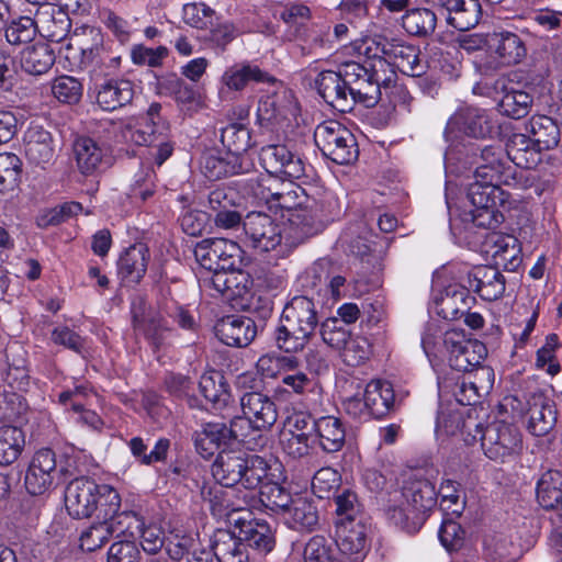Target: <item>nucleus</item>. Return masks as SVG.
<instances>
[{
  "label": "nucleus",
  "instance_id": "6",
  "mask_svg": "<svg viewBox=\"0 0 562 562\" xmlns=\"http://www.w3.org/2000/svg\"><path fill=\"white\" fill-rule=\"evenodd\" d=\"M499 125L483 110L467 108L457 111L447 122L446 139L457 140L461 135L473 138H486L497 135Z\"/></svg>",
  "mask_w": 562,
  "mask_h": 562
},
{
  "label": "nucleus",
  "instance_id": "57",
  "mask_svg": "<svg viewBox=\"0 0 562 562\" xmlns=\"http://www.w3.org/2000/svg\"><path fill=\"white\" fill-rule=\"evenodd\" d=\"M273 337L278 349L288 353L302 350L311 339L283 317L280 318V324L276 327Z\"/></svg>",
  "mask_w": 562,
  "mask_h": 562
},
{
  "label": "nucleus",
  "instance_id": "10",
  "mask_svg": "<svg viewBox=\"0 0 562 562\" xmlns=\"http://www.w3.org/2000/svg\"><path fill=\"white\" fill-rule=\"evenodd\" d=\"M98 484L88 476H79L65 490V507L75 519L89 518L97 510Z\"/></svg>",
  "mask_w": 562,
  "mask_h": 562
},
{
  "label": "nucleus",
  "instance_id": "22",
  "mask_svg": "<svg viewBox=\"0 0 562 562\" xmlns=\"http://www.w3.org/2000/svg\"><path fill=\"white\" fill-rule=\"evenodd\" d=\"M383 61L396 67L402 74L418 77L423 74L419 49L397 38H386Z\"/></svg>",
  "mask_w": 562,
  "mask_h": 562
},
{
  "label": "nucleus",
  "instance_id": "56",
  "mask_svg": "<svg viewBox=\"0 0 562 562\" xmlns=\"http://www.w3.org/2000/svg\"><path fill=\"white\" fill-rule=\"evenodd\" d=\"M166 391L175 398L184 401L190 408H202V402L194 394V382L188 375L170 372L165 376Z\"/></svg>",
  "mask_w": 562,
  "mask_h": 562
},
{
  "label": "nucleus",
  "instance_id": "23",
  "mask_svg": "<svg viewBox=\"0 0 562 562\" xmlns=\"http://www.w3.org/2000/svg\"><path fill=\"white\" fill-rule=\"evenodd\" d=\"M469 291L477 293L485 301H495L505 292V278L491 266L475 268L463 280Z\"/></svg>",
  "mask_w": 562,
  "mask_h": 562
},
{
  "label": "nucleus",
  "instance_id": "27",
  "mask_svg": "<svg viewBox=\"0 0 562 562\" xmlns=\"http://www.w3.org/2000/svg\"><path fill=\"white\" fill-rule=\"evenodd\" d=\"M323 222L319 221L314 210L307 205L296 209L288 214V224L284 228L285 239L290 245H300L307 238L323 231Z\"/></svg>",
  "mask_w": 562,
  "mask_h": 562
},
{
  "label": "nucleus",
  "instance_id": "49",
  "mask_svg": "<svg viewBox=\"0 0 562 562\" xmlns=\"http://www.w3.org/2000/svg\"><path fill=\"white\" fill-rule=\"evenodd\" d=\"M25 447V435L22 428L12 425L0 426V465L13 464Z\"/></svg>",
  "mask_w": 562,
  "mask_h": 562
},
{
  "label": "nucleus",
  "instance_id": "25",
  "mask_svg": "<svg viewBox=\"0 0 562 562\" xmlns=\"http://www.w3.org/2000/svg\"><path fill=\"white\" fill-rule=\"evenodd\" d=\"M351 490L345 488L340 494H334L336 504L333 539L339 552L349 559L351 554Z\"/></svg>",
  "mask_w": 562,
  "mask_h": 562
},
{
  "label": "nucleus",
  "instance_id": "9",
  "mask_svg": "<svg viewBox=\"0 0 562 562\" xmlns=\"http://www.w3.org/2000/svg\"><path fill=\"white\" fill-rule=\"evenodd\" d=\"M475 180L485 183L507 184L512 178V166L499 146H485L473 154Z\"/></svg>",
  "mask_w": 562,
  "mask_h": 562
},
{
  "label": "nucleus",
  "instance_id": "13",
  "mask_svg": "<svg viewBox=\"0 0 562 562\" xmlns=\"http://www.w3.org/2000/svg\"><path fill=\"white\" fill-rule=\"evenodd\" d=\"M299 105L291 93L261 98L257 108V122L261 127L274 130L296 117Z\"/></svg>",
  "mask_w": 562,
  "mask_h": 562
},
{
  "label": "nucleus",
  "instance_id": "29",
  "mask_svg": "<svg viewBox=\"0 0 562 562\" xmlns=\"http://www.w3.org/2000/svg\"><path fill=\"white\" fill-rule=\"evenodd\" d=\"M200 165L203 175L213 181L247 171L241 157L231 155L228 151L222 155L214 149L202 154Z\"/></svg>",
  "mask_w": 562,
  "mask_h": 562
},
{
  "label": "nucleus",
  "instance_id": "11",
  "mask_svg": "<svg viewBox=\"0 0 562 562\" xmlns=\"http://www.w3.org/2000/svg\"><path fill=\"white\" fill-rule=\"evenodd\" d=\"M524 419L528 431L537 437L548 435L557 425L558 409L554 401L543 393L529 395Z\"/></svg>",
  "mask_w": 562,
  "mask_h": 562
},
{
  "label": "nucleus",
  "instance_id": "14",
  "mask_svg": "<svg viewBox=\"0 0 562 562\" xmlns=\"http://www.w3.org/2000/svg\"><path fill=\"white\" fill-rule=\"evenodd\" d=\"M57 474L56 454L49 448L36 451L27 468L24 485L31 495H42L53 485Z\"/></svg>",
  "mask_w": 562,
  "mask_h": 562
},
{
  "label": "nucleus",
  "instance_id": "28",
  "mask_svg": "<svg viewBox=\"0 0 562 562\" xmlns=\"http://www.w3.org/2000/svg\"><path fill=\"white\" fill-rule=\"evenodd\" d=\"M475 299L464 284H450L435 302L436 313L448 321L462 317L471 308Z\"/></svg>",
  "mask_w": 562,
  "mask_h": 562
},
{
  "label": "nucleus",
  "instance_id": "32",
  "mask_svg": "<svg viewBox=\"0 0 562 562\" xmlns=\"http://www.w3.org/2000/svg\"><path fill=\"white\" fill-rule=\"evenodd\" d=\"M213 555L218 562H248L249 554L239 530L217 529L212 540Z\"/></svg>",
  "mask_w": 562,
  "mask_h": 562
},
{
  "label": "nucleus",
  "instance_id": "8",
  "mask_svg": "<svg viewBox=\"0 0 562 562\" xmlns=\"http://www.w3.org/2000/svg\"><path fill=\"white\" fill-rule=\"evenodd\" d=\"M288 431L284 432L282 447L285 453L294 459L310 454L316 445L315 418L305 412H295L288 417Z\"/></svg>",
  "mask_w": 562,
  "mask_h": 562
},
{
  "label": "nucleus",
  "instance_id": "40",
  "mask_svg": "<svg viewBox=\"0 0 562 562\" xmlns=\"http://www.w3.org/2000/svg\"><path fill=\"white\" fill-rule=\"evenodd\" d=\"M362 400L370 415L381 418L387 415L394 406L393 386L387 381H371L364 387Z\"/></svg>",
  "mask_w": 562,
  "mask_h": 562
},
{
  "label": "nucleus",
  "instance_id": "38",
  "mask_svg": "<svg viewBox=\"0 0 562 562\" xmlns=\"http://www.w3.org/2000/svg\"><path fill=\"white\" fill-rule=\"evenodd\" d=\"M315 87L318 94L331 106L339 109L341 112H350L344 105L347 103V90L351 92L348 81L342 77L341 72L325 70L318 74L315 79Z\"/></svg>",
  "mask_w": 562,
  "mask_h": 562
},
{
  "label": "nucleus",
  "instance_id": "61",
  "mask_svg": "<svg viewBox=\"0 0 562 562\" xmlns=\"http://www.w3.org/2000/svg\"><path fill=\"white\" fill-rule=\"evenodd\" d=\"M532 101L533 99L529 93L521 90H512L503 95L499 108L505 115L519 120L529 113Z\"/></svg>",
  "mask_w": 562,
  "mask_h": 562
},
{
  "label": "nucleus",
  "instance_id": "36",
  "mask_svg": "<svg viewBox=\"0 0 562 562\" xmlns=\"http://www.w3.org/2000/svg\"><path fill=\"white\" fill-rule=\"evenodd\" d=\"M244 173L246 177L238 182L244 194L258 202H265L266 204L272 203L273 196L277 194V189H281V179L268 171L249 172L247 170Z\"/></svg>",
  "mask_w": 562,
  "mask_h": 562
},
{
  "label": "nucleus",
  "instance_id": "42",
  "mask_svg": "<svg viewBox=\"0 0 562 562\" xmlns=\"http://www.w3.org/2000/svg\"><path fill=\"white\" fill-rule=\"evenodd\" d=\"M540 153L532 138L526 134H514L506 144V159L519 168H533L540 161Z\"/></svg>",
  "mask_w": 562,
  "mask_h": 562
},
{
  "label": "nucleus",
  "instance_id": "52",
  "mask_svg": "<svg viewBox=\"0 0 562 562\" xmlns=\"http://www.w3.org/2000/svg\"><path fill=\"white\" fill-rule=\"evenodd\" d=\"M199 387L205 400L215 408L225 407L231 401L229 385L218 371L204 373L200 379Z\"/></svg>",
  "mask_w": 562,
  "mask_h": 562
},
{
  "label": "nucleus",
  "instance_id": "51",
  "mask_svg": "<svg viewBox=\"0 0 562 562\" xmlns=\"http://www.w3.org/2000/svg\"><path fill=\"white\" fill-rule=\"evenodd\" d=\"M386 37L369 34H361L360 37L353 40V60L361 61L362 65L373 67L383 66L384 43Z\"/></svg>",
  "mask_w": 562,
  "mask_h": 562
},
{
  "label": "nucleus",
  "instance_id": "45",
  "mask_svg": "<svg viewBox=\"0 0 562 562\" xmlns=\"http://www.w3.org/2000/svg\"><path fill=\"white\" fill-rule=\"evenodd\" d=\"M55 59V53L48 44L36 43L22 50L20 63L25 72L41 76L53 67Z\"/></svg>",
  "mask_w": 562,
  "mask_h": 562
},
{
  "label": "nucleus",
  "instance_id": "53",
  "mask_svg": "<svg viewBox=\"0 0 562 562\" xmlns=\"http://www.w3.org/2000/svg\"><path fill=\"white\" fill-rule=\"evenodd\" d=\"M501 183L485 184L477 180L470 184L468 199L473 209H494L506 201Z\"/></svg>",
  "mask_w": 562,
  "mask_h": 562
},
{
  "label": "nucleus",
  "instance_id": "16",
  "mask_svg": "<svg viewBox=\"0 0 562 562\" xmlns=\"http://www.w3.org/2000/svg\"><path fill=\"white\" fill-rule=\"evenodd\" d=\"M260 161L265 170L274 176L281 175L292 179H300L305 175L303 160L285 145L278 144L262 147Z\"/></svg>",
  "mask_w": 562,
  "mask_h": 562
},
{
  "label": "nucleus",
  "instance_id": "63",
  "mask_svg": "<svg viewBox=\"0 0 562 562\" xmlns=\"http://www.w3.org/2000/svg\"><path fill=\"white\" fill-rule=\"evenodd\" d=\"M341 484L340 474L331 468H322L313 476L312 491L321 499L330 498Z\"/></svg>",
  "mask_w": 562,
  "mask_h": 562
},
{
  "label": "nucleus",
  "instance_id": "33",
  "mask_svg": "<svg viewBox=\"0 0 562 562\" xmlns=\"http://www.w3.org/2000/svg\"><path fill=\"white\" fill-rule=\"evenodd\" d=\"M283 319L312 337L317 324V312L314 302L307 296H294L283 308Z\"/></svg>",
  "mask_w": 562,
  "mask_h": 562
},
{
  "label": "nucleus",
  "instance_id": "62",
  "mask_svg": "<svg viewBox=\"0 0 562 562\" xmlns=\"http://www.w3.org/2000/svg\"><path fill=\"white\" fill-rule=\"evenodd\" d=\"M21 159L12 153L0 154V192L13 190L20 181Z\"/></svg>",
  "mask_w": 562,
  "mask_h": 562
},
{
  "label": "nucleus",
  "instance_id": "44",
  "mask_svg": "<svg viewBox=\"0 0 562 562\" xmlns=\"http://www.w3.org/2000/svg\"><path fill=\"white\" fill-rule=\"evenodd\" d=\"M537 501L547 509L560 510L562 516V473L557 470L544 472L537 483Z\"/></svg>",
  "mask_w": 562,
  "mask_h": 562
},
{
  "label": "nucleus",
  "instance_id": "47",
  "mask_svg": "<svg viewBox=\"0 0 562 562\" xmlns=\"http://www.w3.org/2000/svg\"><path fill=\"white\" fill-rule=\"evenodd\" d=\"M223 82L231 90H243L249 82H274V78L256 65L241 64L228 68L223 75Z\"/></svg>",
  "mask_w": 562,
  "mask_h": 562
},
{
  "label": "nucleus",
  "instance_id": "15",
  "mask_svg": "<svg viewBox=\"0 0 562 562\" xmlns=\"http://www.w3.org/2000/svg\"><path fill=\"white\" fill-rule=\"evenodd\" d=\"M243 228L252 247L261 251L274 249L282 240L280 226L270 215L262 212L248 213L244 218Z\"/></svg>",
  "mask_w": 562,
  "mask_h": 562
},
{
  "label": "nucleus",
  "instance_id": "20",
  "mask_svg": "<svg viewBox=\"0 0 562 562\" xmlns=\"http://www.w3.org/2000/svg\"><path fill=\"white\" fill-rule=\"evenodd\" d=\"M527 55L521 37L513 32H493L488 42V56L503 67L519 64Z\"/></svg>",
  "mask_w": 562,
  "mask_h": 562
},
{
  "label": "nucleus",
  "instance_id": "18",
  "mask_svg": "<svg viewBox=\"0 0 562 562\" xmlns=\"http://www.w3.org/2000/svg\"><path fill=\"white\" fill-rule=\"evenodd\" d=\"M239 530V539L244 540L247 548L260 555H267L276 547V532L272 527L261 519L237 518L231 522Z\"/></svg>",
  "mask_w": 562,
  "mask_h": 562
},
{
  "label": "nucleus",
  "instance_id": "54",
  "mask_svg": "<svg viewBox=\"0 0 562 562\" xmlns=\"http://www.w3.org/2000/svg\"><path fill=\"white\" fill-rule=\"evenodd\" d=\"M294 529L312 531L318 525V510L311 498L295 494V501L286 512Z\"/></svg>",
  "mask_w": 562,
  "mask_h": 562
},
{
  "label": "nucleus",
  "instance_id": "31",
  "mask_svg": "<svg viewBox=\"0 0 562 562\" xmlns=\"http://www.w3.org/2000/svg\"><path fill=\"white\" fill-rule=\"evenodd\" d=\"M24 151L33 165L45 167L55 157V147L52 134L40 125L31 126L24 138Z\"/></svg>",
  "mask_w": 562,
  "mask_h": 562
},
{
  "label": "nucleus",
  "instance_id": "59",
  "mask_svg": "<svg viewBox=\"0 0 562 562\" xmlns=\"http://www.w3.org/2000/svg\"><path fill=\"white\" fill-rule=\"evenodd\" d=\"M105 522L112 536L115 533L131 540H135L143 527L142 518L134 512H116L108 517Z\"/></svg>",
  "mask_w": 562,
  "mask_h": 562
},
{
  "label": "nucleus",
  "instance_id": "43",
  "mask_svg": "<svg viewBox=\"0 0 562 562\" xmlns=\"http://www.w3.org/2000/svg\"><path fill=\"white\" fill-rule=\"evenodd\" d=\"M316 445L326 452L339 451L346 440V431L341 420L334 416L315 418Z\"/></svg>",
  "mask_w": 562,
  "mask_h": 562
},
{
  "label": "nucleus",
  "instance_id": "24",
  "mask_svg": "<svg viewBox=\"0 0 562 562\" xmlns=\"http://www.w3.org/2000/svg\"><path fill=\"white\" fill-rule=\"evenodd\" d=\"M72 151L77 168L83 176H92L110 166L111 160L106 157L104 149L91 137L76 138Z\"/></svg>",
  "mask_w": 562,
  "mask_h": 562
},
{
  "label": "nucleus",
  "instance_id": "46",
  "mask_svg": "<svg viewBox=\"0 0 562 562\" xmlns=\"http://www.w3.org/2000/svg\"><path fill=\"white\" fill-rule=\"evenodd\" d=\"M526 131L540 150H549L558 146L560 142V128L553 119L547 115H533Z\"/></svg>",
  "mask_w": 562,
  "mask_h": 562
},
{
  "label": "nucleus",
  "instance_id": "41",
  "mask_svg": "<svg viewBox=\"0 0 562 562\" xmlns=\"http://www.w3.org/2000/svg\"><path fill=\"white\" fill-rule=\"evenodd\" d=\"M148 248L144 244L128 247L117 261L119 274L123 281L138 283L147 271Z\"/></svg>",
  "mask_w": 562,
  "mask_h": 562
},
{
  "label": "nucleus",
  "instance_id": "12",
  "mask_svg": "<svg viewBox=\"0 0 562 562\" xmlns=\"http://www.w3.org/2000/svg\"><path fill=\"white\" fill-rule=\"evenodd\" d=\"M438 10L439 16L459 31L474 27L482 15L479 0H425Z\"/></svg>",
  "mask_w": 562,
  "mask_h": 562
},
{
  "label": "nucleus",
  "instance_id": "58",
  "mask_svg": "<svg viewBox=\"0 0 562 562\" xmlns=\"http://www.w3.org/2000/svg\"><path fill=\"white\" fill-rule=\"evenodd\" d=\"M221 142L231 155L239 157L252 146L250 131L240 123H231L223 127Z\"/></svg>",
  "mask_w": 562,
  "mask_h": 562
},
{
  "label": "nucleus",
  "instance_id": "30",
  "mask_svg": "<svg viewBox=\"0 0 562 562\" xmlns=\"http://www.w3.org/2000/svg\"><path fill=\"white\" fill-rule=\"evenodd\" d=\"M35 16L37 33L50 42L60 43L70 31V18L65 11L54 5L38 8Z\"/></svg>",
  "mask_w": 562,
  "mask_h": 562
},
{
  "label": "nucleus",
  "instance_id": "17",
  "mask_svg": "<svg viewBox=\"0 0 562 562\" xmlns=\"http://www.w3.org/2000/svg\"><path fill=\"white\" fill-rule=\"evenodd\" d=\"M339 317L327 318L322 324L323 340L338 351L342 362L349 367L348 351L351 340V303H346L338 310Z\"/></svg>",
  "mask_w": 562,
  "mask_h": 562
},
{
  "label": "nucleus",
  "instance_id": "7",
  "mask_svg": "<svg viewBox=\"0 0 562 562\" xmlns=\"http://www.w3.org/2000/svg\"><path fill=\"white\" fill-rule=\"evenodd\" d=\"M441 339L442 346L449 352V363L453 370L472 371L479 368L487 356V349L483 342L467 339L462 331L447 330Z\"/></svg>",
  "mask_w": 562,
  "mask_h": 562
},
{
  "label": "nucleus",
  "instance_id": "34",
  "mask_svg": "<svg viewBox=\"0 0 562 562\" xmlns=\"http://www.w3.org/2000/svg\"><path fill=\"white\" fill-rule=\"evenodd\" d=\"M140 127L132 131L131 138L138 146H151L169 130V124L161 116V104L154 102L139 117Z\"/></svg>",
  "mask_w": 562,
  "mask_h": 562
},
{
  "label": "nucleus",
  "instance_id": "64",
  "mask_svg": "<svg viewBox=\"0 0 562 562\" xmlns=\"http://www.w3.org/2000/svg\"><path fill=\"white\" fill-rule=\"evenodd\" d=\"M81 211V203L75 201L65 202L41 214L37 217V225L41 228L57 226L69 218L77 216Z\"/></svg>",
  "mask_w": 562,
  "mask_h": 562
},
{
  "label": "nucleus",
  "instance_id": "4",
  "mask_svg": "<svg viewBox=\"0 0 562 562\" xmlns=\"http://www.w3.org/2000/svg\"><path fill=\"white\" fill-rule=\"evenodd\" d=\"M194 256L200 265L214 273L244 267V251L226 238H206L196 244Z\"/></svg>",
  "mask_w": 562,
  "mask_h": 562
},
{
  "label": "nucleus",
  "instance_id": "50",
  "mask_svg": "<svg viewBox=\"0 0 562 562\" xmlns=\"http://www.w3.org/2000/svg\"><path fill=\"white\" fill-rule=\"evenodd\" d=\"M438 16V11L414 8L402 16V26L409 35L426 37L435 32Z\"/></svg>",
  "mask_w": 562,
  "mask_h": 562
},
{
  "label": "nucleus",
  "instance_id": "26",
  "mask_svg": "<svg viewBox=\"0 0 562 562\" xmlns=\"http://www.w3.org/2000/svg\"><path fill=\"white\" fill-rule=\"evenodd\" d=\"M381 97L380 79L373 64L362 65L353 60V102L366 108L374 106Z\"/></svg>",
  "mask_w": 562,
  "mask_h": 562
},
{
  "label": "nucleus",
  "instance_id": "37",
  "mask_svg": "<svg viewBox=\"0 0 562 562\" xmlns=\"http://www.w3.org/2000/svg\"><path fill=\"white\" fill-rule=\"evenodd\" d=\"M438 493L435 485L427 479H411L403 487V497L406 504L426 519L427 512L437 504Z\"/></svg>",
  "mask_w": 562,
  "mask_h": 562
},
{
  "label": "nucleus",
  "instance_id": "21",
  "mask_svg": "<svg viewBox=\"0 0 562 562\" xmlns=\"http://www.w3.org/2000/svg\"><path fill=\"white\" fill-rule=\"evenodd\" d=\"M243 414L248 416L258 430L268 431L278 419L273 400L261 392H247L240 398Z\"/></svg>",
  "mask_w": 562,
  "mask_h": 562
},
{
  "label": "nucleus",
  "instance_id": "19",
  "mask_svg": "<svg viewBox=\"0 0 562 562\" xmlns=\"http://www.w3.org/2000/svg\"><path fill=\"white\" fill-rule=\"evenodd\" d=\"M215 336L231 347H247L257 335V325L246 316L227 315L214 326Z\"/></svg>",
  "mask_w": 562,
  "mask_h": 562
},
{
  "label": "nucleus",
  "instance_id": "60",
  "mask_svg": "<svg viewBox=\"0 0 562 562\" xmlns=\"http://www.w3.org/2000/svg\"><path fill=\"white\" fill-rule=\"evenodd\" d=\"M3 30L5 38L11 45L29 43L33 41L37 34L36 16L33 19L22 15L9 20Z\"/></svg>",
  "mask_w": 562,
  "mask_h": 562
},
{
  "label": "nucleus",
  "instance_id": "48",
  "mask_svg": "<svg viewBox=\"0 0 562 562\" xmlns=\"http://www.w3.org/2000/svg\"><path fill=\"white\" fill-rule=\"evenodd\" d=\"M232 440L243 443L249 450L261 449L267 445V437L262 435L265 430H258L248 416H236L228 423Z\"/></svg>",
  "mask_w": 562,
  "mask_h": 562
},
{
  "label": "nucleus",
  "instance_id": "2",
  "mask_svg": "<svg viewBox=\"0 0 562 562\" xmlns=\"http://www.w3.org/2000/svg\"><path fill=\"white\" fill-rule=\"evenodd\" d=\"M381 240L372 231L353 239V295L369 292L381 283L382 250Z\"/></svg>",
  "mask_w": 562,
  "mask_h": 562
},
{
  "label": "nucleus",
  "instance_id": "3",
  "mask_svg": "<svg viewBox=\"0 0 562 562\" xmlns=\"http://www.w3.org/2000/svg\"><path fill=\"white\" fill-rule=\"evenodd\" d=\"M350 137L351 132L337 121H329L327 124L318 126L315 132L317 146L336 165L333 172L340 181L349 176L350 147L348 140Z\"/></svg>",
  "mask_w": 562,
  "mask_h": 562
},
{
  "label": "nucleus",
  "instance_id": "5",
  "mask_svg": "<svg viewBox=\"0 0 562 562\" xmlns=\"http://www.w3.org/2000/svg\"><path fill=\"white\" fill-rule=\"evenodd\" d=\"M475 431L481 436V446L491 460H502L521 447V435L513 424L493 420L487 425L475 426Z\"/></svg>",
  "mask_w": 562,
  "mask_h": 562
},
{
  "label": "nucleus",
  "instance_id": "55",
  "mask_svg": "<svg viewBox=\"0 0 562 562\" xmlns=\"http://www.w3.org/2000/svg\"><path fill=\"white\" fill-rule=\"evenodd\" d=\"M259 499L261 504L276 513H286L295 501L288 488L274 482L261 483Z\"/></svg>",
  "mask_w": 562,
  "mask_h": 562
},
{
  "label": "nucleus",
  "instance_id": "35",
  "mask_svg": "<svg viewBox=\"0 0 562 562\" xmlns=\"http://www.w3.org/2000/svg\"><path fill=\"white\" fill-rule=\"evenodd\" d=\"M135 85L127 79H110L98 87L97 103L104 111H115L133 101Z\"/></svg>",
  "mask_w": 562,
  "mask_h": 562
},
{
  "label": "nucleus",
  "instance_id": "39",
  "mask_svg": "<svg viewBox=\"0 0 562 562\" xmlns=\"http://www.w3.org/2000/svg\"><path fill=\"white\" fill-rule=\"evenodd\" d=\"M211 283L226 300L244 297L249 293L254 280L249 272L241 268L214 273Z\"/></svg>",
  "mask_w": 562,
  "mask_h": 562
},
{
  "label": "nucleus",
  "instance_id": "1",
  "mask_svg": "<svg viewBox=\"0 0 562 562\" xmlns=\"http://www.w3.org/2000/svg\"><path fill=\"white\" fill-rule=\"evenodd\" d=\"M269 469L267 460L258 454L222 450L212 464V475L222 486L240 484L246 490H255L268 476Z\"/></svg>",
  "mask_w": 562,
  "mask_h": 562
}]
</instances>
